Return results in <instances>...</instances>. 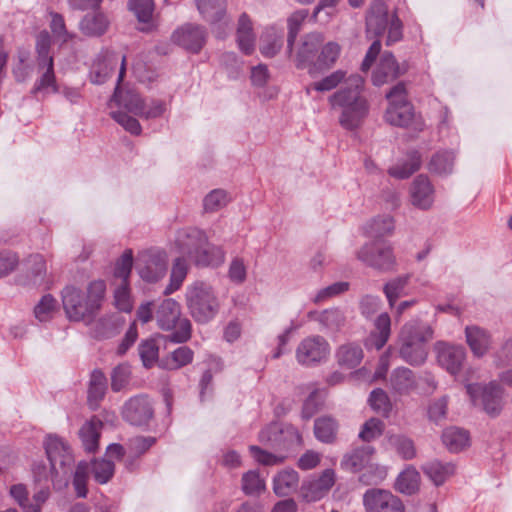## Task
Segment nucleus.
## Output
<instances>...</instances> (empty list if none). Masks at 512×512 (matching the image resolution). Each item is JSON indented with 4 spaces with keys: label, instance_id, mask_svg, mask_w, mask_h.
<instances>
[{
    "label": "nucleus",
    "instance_id": "obj_42",
    "mask_svg": "<svg viewBox=\"0 0 512 512\" xmlns=\"http://www.w3.org/2000/svg\"><path fill=\"white\" fill-rule=\"evenodd\" d=\"M108 26L109 21L101 12L87 14L80 22V29L87 36H101L107 31Z\"/></svg>",
    "mask_w": 512,
    "mask_h": 512
},
{
    "label": "nucleus",
    "instance_id": "obj_30",
    "mask_svg": "<svg viewBox=\"0 0 512 512\" xmlns=\"http://www.w3.org/2000/svg\"><path fill=\"white\" fill-rule=\"evenodd\" d=\"M38 72L41 73V75L34 83L31 91L32 94L36 95L47 89H51L54 93L59 92L54 73V60L38 63Z\"/></svg>",
    "mask_w": 512,
    "mask_h": 512
},
{
    "label": "nucleus",
    "instance_id": "obj_61",
    "mask_svg": "<svg viewBox=\"0 0 512 512\" xmlns=\"http://www.w3.org/2000/svg\"><path fill=\"white\" fill-rule=\"evenodd\" d=\"M369 403L374 411L388 417L391 411V403L384 390L380 388L373 390L369 397Z\"/></svg>",
    "mask_w": 512,
    "mask_h": 512
},
{
    "label": "nucleus",
    "instance_id": "obj_10",
    "mask_svg": "<svg viewBox=\"0 0 512 512\" xmlns=\"http://www.w3.org/2000/svg\"><path fill=\"white\" fill-rule=\"evenodd\" d=\"M62 303L67 317L72 321L90 320L96 314L86 295L74 286L63 289Z\"/></svg>",
    "mask_w": 512,
    "mask_h": 512
},
{
    "label": "nucleus",
    "instance_id": "obj_62",
    "mask_svg": "<svg viewBox=\"0 0 512 512\" xmlns=\"http://www.w3.org/2000/svg\"><path fill=\"white\" fill-rule=\"evenodd\" d=\"M230 198L225 190L215 189L211 191L203 200L205 211L214 212L226 206Z\"/></svg>",
    "mask_w": 512,
    "mask_h": 512
},
{
    "label": "nucleus",
    "instance_id": "obj_21",
    "mask_svg": "<svg viewBox=\"0 0 512 512\" xmlns=\"http://www.w3.org/2000/svg\"><path fill=\"white\" fill-rule=\"evenodd\" d=\"M408 332H399V354L400 357L412 366H420L427 359L426 345L411 342Z\"/></svg>",
    "mask_w": 512,
    "mask_h": 512
},
{
    "label": "nucleus",
    "instance_id": "obj_48",
    "mask_svg": "<svg viewBox=\"0 0 512 512\" xmlns=\"http://www.w3.org/2000/svg\"><path fill=\"white\" fill-rule=\"evenodd\" d=\"M25 266L29 273L30 280L34 285H41L44 283L46 275V261L42 255H30L25 261Z\"/></svg>",
    "mask_w": 512,
    "mask_h": 512
},
{
    "label": "nucleus",
    "instance_id": "obj_54",
    "mask_svg": "<svg viewBox=\"0 0 512 512\" xmlns=\"http://www.w3.org/2000/svg\"><path fill=\"white\" fill-rule=\"evenodd\" d=\"M266 488L264 480L257 471L251 470L242 476V490L248 496L260 495Z\"/></svg>",
    "mask_w": 512,
    "mask_h": 512
},
{
    "label": "nucleus",
    "instance_id": "obj_36",
    "mask_svg": "<svg viewBox=\"0 0 512 512\" xmlns=\"http://www.w3.org/2000/svg\"><path fill=\"white\" fill-rule=\"evenodd\" d=\"M425 475L436 485H442L455 472L454 464L442 463L438 460L430 461L422 466Z\"/></svg>",
    "mask_w": 512,
    "mask_h": 512
},
{
    "label": "nucleus",
    "instance_id": "obj_9",
    "mask_svg": "<svg viewBox=\"0 0 512 512\" xmlns=\"http://www.w3.org/2000/svg\"><path fill=\"white\" fill-rule=\"evenodd\" d=\"M44 447L51 465V471L55 472L56 475L66 476L74 462L67 443L56 435H48Z\"/></svg>",
    "mask_w": 512,
    "mask_h": 512
},
{
    "label": "nucleus",
    "instance_id": "obj_37",
    "mask_svg": "<svg viewBox=\"0 0 512 512\" xmlns=\"http://www.w3.org/2000/svg\"><path fill=\"white\" fill-rule=\"evenodd\" d=\"M408 332L410 334L411 342H417L426 345L427 342L433 339L434 330L428 324L420 319H412L406 322L400 332Z\"/></svg>",
    "mask_w": 512,
    "mask_h": 512
},
{
    "label": "nucleus",
    "instance_id": "obj_32",
    "mask_svg": "<svg viewBox=\"0 0 512 512\" xmlns=\"http://www.w3.org/2000/svg\"><path fill=\"white\" fill-rule=\"evenodd\" d=\"M107 390V379L100 370H94L90 377L87 401L92 410H96Z\"/></svg>",
    "mask_w": 512,
    "mask_h": 512
},
{
    "label": "nucleus",
    "instance_id": "obj_47",
    "mask_svg": "<svg viewBox=\"0 0 512 512\" xmlns=\"http://www.w3.org/2000/svg\"><path fill=\"white\" fill-rule=\"evenodd\" d=\"M454 161L455 155L452 151H438L429 162V170L438 175H448L453 171Z\"/></svg>",
    "mask_w": 512,
    "mask_h": 512
},
{
    "label": "nucleus",
    "instance_id": "obj_25",
    "mask_svg": "<svg viewBox=\"0 0 512 512\" xmlns=\"http://www.w3.org/2000/svg\"><path fill=\"white\" fill-rule=\"evenodd\" d=\"M402 73L403 71H401L394 55L386 52L381 56L380 62L373 73L372 80L374 85L380 86L394 80Z\"/></svg>",
    "mask_w": 512,
    "mask_h": 512
},
{
    "label": "nucleus",
    "instance_id": "obj_26",
    "mask_svg": "<svg viewBox=\"0 0 512 512\" xmlns=\"http://www.w3.org/2000/svg\"><path fill=\"white\" fill-rule=\"evenodd\" d=\"M236 41L239 49L246 55L253 53L255 49L256 36L253 30V23L246 13H242L239 16L237 29H236Z\"/></svg>",
    "mask_w": 512,
    "mask_h": 512
},
{
    "label": "nucleus",
    "instance_id": "obj_16",
    "mask_svg": "<svg viewBox=\"0 0 512 512\" xmlns=\"http://www.w3.org/2000/svg\"><path fill=\"white\" fill-rule=\"evenodd\" d=\"M437 361L451 375H457L462 369L466 358L465 348L460 345H451L446 342H437L435 344Z\"/></svg>",
    "mask_w": 512,
    "mask_h": 512
},
{
    "label": "nucleus",
    "instance_id": "obj_28",
    "mask_svg": "<svg viewBox=\"0 0 512 512\" xmlns=\"http://www.w3.org/2000/svg\"><path fill=\"white\" fill-rule=\"evenodd\" d=\"M465 335L467 344L476 357H482L488 352L491 345V336L486 330L478 326H467Z\"/></svg>",
    "mask_w": 512,
    "mask_h": 512
},
{
    "label": "nucleus",
    "instance_id": "obj_40",
    "mask_svg": "<svg viewBox=\"0 0 512 512\" xmlns=\"http://www.w3.org/2000/svg\"><path fill=\"white\" fill-rule=\"evenodd\" d=\"M390 386L398 394H408L416 387L413 372L405 367L395 369L390 377Z\"/></svg>",
    "mask_w": 512,
    "mask_h": 512
},
{
    "label": "nucleus",
    "instance_id": "obj_52",
    "mask_svg": "<svg viewBox=\"0 0 512 512\" xmlns=\"http://www.w3.org/2000/svg\"><path fill=\"white\" fill-rule=\"evenodd\" d=\"M138 352L145 368L153 367L159 360V346L154 339L142 341L139 344Z\"/></svg>",
    "mask_w": 512,
    "mask_h": 512
},
{
    "label": "nucleus",
    "instance_id": "obj_41",
    "mask_svg": "<svg viewBox=\"0 0 512 512\" xmlns=\"http://www.w3.org/2000/svg\"><path fill=\"white\" fill-rule=\"evenodd\" d=\"M337 421L330 416L319 417L314 422V435L317 440L323 443H333L338 432Z\"/></svg>",
    "mask_w": 512,
    "mask_h": 512
},
{
    "label": "nucleus",
    "instance_id": "obj_29",
    "mask_svg": "<svg viewBox=\"0 0 512 512\" xmlns=\"http://www.w3.org/2000/svg\"><path fill=\"white\" fill-rule=\"evenodd\" d=\"M102 426V421L95 416L83 424L79 436L85 451L94 453L98 449Z\"/></svg>",
    "mask_w": 512,
    "mask_h": 512
},
{
    "label": "nucleus",
    "instance_id": "obj_20",
    "mask_svg": "<svg viewBox=\"0 0 512 512\" xmlns=\"http://www.w3.org/2000/svg\"><path fill=\"white\" fill-rule=\"evenodd\" d=\"M323 41L324 37L321 33H309L303 37L296 56L298 68L308 69L310 73V68L315 65L317 53Z\"/></svg>",
    "mask_w": 512,
    "mask_h": 512
},
{
    "label": "nucleus",
    "instance_id": "obj_18",
    "mask_svg": "<svg viewBox=\"0 0 512 512\" xmlns=\"http://www.w3.org/2000/svg\"><path fill=\"white\" fill-rule=\"evenodd\" d=\"M125 72L126 57L122 56L118 75V84L115 88L112 100L115 101L120 107L125 108L128 112L140 117L145 102L142 100L140 95L136 93L134 90L123 91L119 86L120 82L123 80L125 76Z\"/></svg>",
    "mask_w": 512,
    "mask_h": 512
},
{
    "label": "nucleus",
    "instance_id": "obj_60",
    "mask_svg": "<svg viewBox=\"0 0 512 512\" xmlns=\"http://www.w3.org/2000/svg\"><path fill=\"white\" fill-rule=\"evenodd\" d=\"M131 379V367L127 363L117 365L111 373V388L119 392L126 388Z\"/></svg>",
    "mask_w": 512,
    "mask_h": 512
},
{
    "label": "nucleus",
    "instance_id": "obj_53",
    "mask_svg": "<svg viewBox=\"0 0 512 512\" xmlns=\"http://www.w3.org/2000/svg\"><path fill=\"white\" fill-rule=\"evenodd\" d=\"M57 300L50 294L44 295L34 308L36 319L40 322L51 320L57 312Z\"/></svg>",
    "mask_w": 512,
    "mask_h": 512
},
{
    "label": "nucleus",
    "instance_id": "obj_64",
    "mask_svg": "<svg viewBox=\"0 0 512 512\" xmlns=\"http://www.w3.org/2000/svg\"><path fill=\"white\" fill-rule=\"evenodd\" d=\"M384 429V423L378 418H370L367 420L359 433V438L363 441L370 442L381 436Z\"/></svg>",
    "mask_w": 512,
    "mask_h": 512
},
{
    "label": "nucleus",
    "instance_id": "obj_23",
    "mask_svg": "<svg viewBox=\"0 0 512 512\" xmlns=\"http://www.w3.org/2000/svg\"><path fill=\"white\" fill-rule=\"evenodd\" d=\"M119 60L121 61L122 58L120 59V57L114 52L106 51L99 55L92 66L90 73L91 82L95 84H103L109 77H111L119 63Z\"/></svg>",
    "mask_w": 512,
    "mask_h": 512
},
{
    "label": "nucleus",
    "instance_id": "obj_3",
    "mask_svg": "<svg viewBox=\"0 0 512 512\" xmlns=\"http://www.w3.org/2000/svg\"><path fill=\"white\" fill-rule=\"evenodd\" d=\"M387 31L385 44L391 46L403 37V24L396 13L389 14L382 0H374L366 14V32L368 36L380 37Z\"/></svg>",
    "mask_w": 512,
    "mask_h": 512
},
{
    "label": "nucleus",
    "instance_id": "obj_56",
    "mask_svg": "<svg viewBox=\"0 0 512 512\" xmlns=\"http://www.w3.org/2000/svg\"><path fill=\"white\" fill-rule=\"evenodd\" d=\"M340 0H320L315 7L311 20L327 24L336 14V6Z\"/></svg>",
    "mask_w": 512,
    "mask_h": 512
},
{
    "label": "nucleus",
    "instance_id": "obj_44",
    "mask_svg": "<svg viewBox=\"0 0 512 512\" xmlns=\"http://www.w3.org/2000/svg\"><path fill=\"white\" fill-rule=\"evenodd\" d=\"M394 219L390 215L377 216L365 225V233L373 238L391 235L394 231Z\"/></svg>",
    "mask_w": 512,
    "mask_h": 512
},
{
    "label": "nucleus",
    "instance_id": "obj_17",
    "mask_svg": "<svg viewBox=\"0 0 512 512\" xmlns=\"http://www.w3.org/2000/svg\"><path fill=\"white\" fill-rule=\"evenodd\" d=\"M137 269L144 281L157 282L166 274V256L162 252L144 254L137 260Z\"/></svg>",
    "mask_w": 512,
    "mask_h": 512
},
{
    "label": "nucleus",
    "instance_id": "obj_63",
    "mask_svg": "<svg viewBox=\"0 0 512 512\" xmlns=\"http://www.w3.org/2000/svg\"><path fill=\"white\" fill-rule=\"evenodd\" d=\"M390 442L403 459L411 460L416 456V449L411 439L403 435H394L390 438Z\"/></svg>",
    "mask_w": 512,
    "mask_h": 512
},
{
    "label": "nucleus",
    "instance_id": "obj_5",
    "mask_svg": "<svg viewBox=\"0 0 512 512\" xmlns=\"http://www.w3.org/2000/svg\"><path fill=\"white\" fill-rule=\"evenodd\" d=\"M389 106L385 112V120L391 125L406 127L414 117L413 106L406 98L403 83L395 85L386 95Z\"/></svg>",
    "mask_w": 512,
    "mask_h": 512
},
{
    "label": "nucleus",
    "instance_id": "obj_2",
    "mask_svg": "<svg viewBox=\"0 0 512 512\" xmlns=\"http://www.w3.org/2000/svg\"><path fill=\"white\" fill-rule=\"evenodd\" d=\"M185 302L191 317L200 324L212 321L220 310V301L213 287L202 281L187 286Z\"/></svg>",
    "mask_w": 512,
    "mask_h": 512
},
{
    "label": "nucleus",
    "instance_id": "obj_55",
    "mask_svg": "<svg viewBox=\"0 0 512 512\" xmlns=\"http://www.w3.org/2000/svg\"><path fill=\"white\" fill-rule=\"evenodd\" d=\"M308 16L309 12L307 9H300L292 13L288 18L287 46L289 49H292L296 37L302 29L303 23L308 18Z\"/></svg>",
    "mask_w": 512,
    "mask_h": 512
},
{
    "label": "nucleus",
    "instance_id": "obj_35",
    "mask_svg": "<svg viewBox=\"0 0 512 512\" xmlns=\"http://www.w3.org/2000/svg\"><path fill=\"white\" fill-rule=\"evenodd\" d=\"M225 254L223 250L218 247L211 245L206 239V244L200 248V251L194 256L192 261L197 266L207 267H217L224 262Z\"/></svg>",
    "mask_w": 512,
    "mask_h": 512
},
{
    "label": "nucleus",
    "instance_id": "obj_33",
    "mask_svg": "<svg viewBox=\"0 0 512 512\" xmlns=\"http://www.w3.org/2000/svg\"><path fill=\"white\" fill-rule=\"evenodd\" d=\"M298 483V473L293 469H285L274 476L273 491L277 496H288L297 489Z\"/></svg>",
    "mask_w": 512,
    "mask_h": 512
},
{
    "label": "nucleus",
    "instance_id": "obj_19",
    "mask_svg": "<svg viewBox=\"0 0 512 512\" xmlns=\"http://www.w3.org/2000/svg\"><path fill=\"white\" fill-rule=\"evenodd\" d=\"M206 235L197 228H186L178 231L175 244L182 258H194L200 248L206 244Z\"/></svg>",
    "mask_w": 512,
    "mask_h": 512
},
{
    "label": "nucleus",
    "instance_id": "obj_58",
    "mask_svg": "<svg viewBox=\"0 0 512 512\" xmlns=\"http://www.w3.org/2000/svg\"><path fill=\"white\" fill-rule=\"evenodd\" d=\"M90 475V466L87 462L81 461L76 467L73 478V486L79 498L87 496V481Z\"/></svg>",
    "mask_w": 512,
    "mask_h": 512
},
{
    "label": "nucleus",
    "instance_id": "obj_6",
    "mask_svg": "<svg viewBox=\"0 0 512 512\" xmlns=\"http://www.w3.org/2000/svg\"><path fill=\"white\" fill-rule=\"evenodd\" d=\"M259 440L279 450H290L302 445V436L291 424L273 423L261 430Z\"/></svg>",
    "mask_w": 512,
    "mask_h": 512
},
{
    "label": "nucleus",
    "instance_id": "obj_43",
    "mask_svg": "<svg viewBox=\"0 0 512 512\" xmlns=\"http://www.w3.org/2000/svg\"><path fill=\"white\" fill-rule=\"evenodd\" d=\"M442 441L449 451L459 452L469 445V434L464 429L449 427L443 431Z\"/></svg>",
    "mask_w": 512,
    "mask_h": 512
},
{
    "label": "nucleus",
    "instance_id": "obj_49",
    "mask_svg": "<svg viewBox=\"0 0 512 512\" xmlns=\"http://www.w3.org/2000/svg\"><path fill=\"white\" fill-rule=\"evenodd\" d=\"M88 464L90 466V473L98 484H106L114 475L115 466L111 460L95 459Z\"/></svg>",
    "mask_w": 512,
    "mask_h": 512
},
{
    "label": "nucleus",
    "instance_id": "obj_14",
    "mask_svg": "<svg viewBox=\"0 0 512 512\" xmlns=\"http://www.w3.org/2000/svg\"><path fill=\"white\" fill-rule=\"evenodd\" d=\"M122 415L132 425H146L154 415L152 402L147 395L134 396L125 402Z\"/></svg>",
    "mask_w": 512,
    "mask_h": 512
},
{
    "label": "nucleus",
    "instance_id": "obj_15",
    "mask_svg": "<svg viewBox=\"0 0 512 512\" xmlns=\"http://www.w3.org/2000/svg\"><path fill=\"white\" fill-rule=\"evenodd\" d=\"M335 482V473L332 469H326L319 476L305 479L301 485V497L307 502H315L322 499Z\"/></svg>",
    "mask_w": 512,
    "mask_h": 512
},
{
    "label": "nucleus",
    "instance_id": "obj_7",
    "mask_svg": "<svg viewBox=\"0 0 512 512\" xmlns=\"http://www.w3.org/2000/svg\"><path fill=\"white\" fill-rule=\"evenodd\" d=\"M197 8L207 21L215 36L224 39L228 33L230 19L226 13V0H196Z\"/></svg>",
    "mask_w": 512,
    "mask_h": 512
},
{
    "label": "nucleus",
    "instance_id": "obj_22",
    "mask_svg": "<svg viewBox=\"0 0 512 512\" xmlns=\"http://www.w3.org/2000/svg\"><path fill=\"white\" fill-rule=\"evenodd\" d=\"M412 204L422 210L429 209L434 202V189L427 176H417L410 189Z\"/></svg>",
    "mask_w": 512,
    "mask_h": 512
},
{
    "label": "nucleus",
    "instance_id": "obj_57",
    "mask_svg": "<svg viewBox=\"0 0 512 512\" xmlns=\"http://www.w3.org/2000/svg\"><path fill=\"white\" fill-rule=\"evenodd\" d=\"M318 321L330 331H338L345 323V316L338 308L327 309L318 316Z\"/></svg>",
    "mask_w": 512,
    "mask_h": 512
},
{
    "label": "nucleus",
    "instance_id": "obj_50",
    "mask_svg": "<svg viewBox=\"0 0 512 512\" xmlns=\"http://www.w3.org/2000/svg\"><path fill=\"white\" fill-rule=\"evenodd\" d=\"M188 272V266L186 260L182 257H178L172 267L170 275V283L165 288L164 294L169 295L178 290L183 281L185 280Z\"/></svg>",
    "mask_w": 512,
    "mask_h": 512
},
{
    "label": "nucleus",
    "instance_id": "obj_38",
    "mask_svg": "<svg viewBox=\"0 0 512 512\" xmlns=\"http://www.w3.org/2000/svg\"><path fill=\"white\" fill-rule=\"evenodd\" d=\"M339 54L340 46L335 42H328L317 56L315 65L311 66L310 75L315 76L323 70L329 69L336 62Z\"/></svg>",
    "mask_w": 512,
    "mask_h": 512
},
{
    "label": "nucleus",
    "instance_id": "obj_45",
    "mask_svg": "<svg viewBox=\"0 0 512 512\" xmlns=\"http://www.w3.org/2000/svg\"><path fill=\"white\" fill-rule=\"evenodd\" d=\"M420 484V474L412 466H408L397 477L395 488L400 493L411 495L416 492Z\"/></svg>",
    "mask_w": 512,
    "mask_h": 512
},
{
    "label": "nucleus",
    "instance_id": "obj_1",
    "mask_svg": "<svg viewBox=\"0 0 512 512\" xmlns=\"http://www.w3.org/2000/svg\"><path fill=\"white\" fill-rule=\"evenodd\" d=\"M362 89L363 79L359 75H351L344 86L329 98L332 108L341 111L339 123L346 130L358 128L368 114L369 105L362 96Z\"/></svg>",
    "mask_w": 512,
    "mask_h": 512
},
{
    "label": "nucleus",
    "instance_id": "obj_34",
    "mask_svg": "<svg viewBox=\"0 0 512 512\" xmlns=\"http://www.w3.org/2000/svg\"><path fill=\"white\" fill-rule=\"evenodd\" d=\"M421 166V155L413 150L407 154L406 159L399 161L390 167L388 173L397 179H406L416 172Z\"/></svg>",
    "mask_w": 512,
    "mask_h": 512
},
{
    "label": "nucleus",
    "instance_id": "obj_24",
    "mask_svg": "<svg viewBox=\"0 0 512 512\" xmlns=\"http://www.w3.org/2000/svg\"><path fill=\"white\" fill-rule=\"evenodd\" d=\"M373 453L374 449L368 445L354 448L343 456L341 468L354 473L367 468L371 465Z\"/></svg>",
    "mask_w": 512,
    "mask_h": 512
},
{
    "label": "nucleus",
    "instance_id": "obj_8",
    "mask_svg": "<svg viewBox=\"0 0 512 512\" xmlns=\"http://www.w3.org/2000/svg\"><path fill=\"white\" fill-rule=\"evenodd\" d=\"M467 394L470 396L473 405L481 404L486 413L498 415L502 409L503 389L496 383L488 385L467 384Z\"/></svg>",
    "mask_w": 512,
    "mask_h": 512
},
{
    "label": "nucleus",
    "instance_id": "obj_12",
    "mask_svg": "<svg viewBox=\"0 0 512 512\" xmlns=\"http://www.w3.org/2000/svg\"><path fill=\"white\" fill-rule=\"evenodd\" d=\"M329 351V344L323 337L310 336L303 339L298 345L296 358L300 364L310 366L324 360Z\"/></svg>",
    "mask_w": 512,
    "mask_h": 512
},
{
    "label": "nucleus",
    "instance_id": "obj_13",
    "mask_svg": "<svg viewBox=\"0 0 512 512\" xmlns=\"http://www.w3.org/2000/svg\"><path fill=\"white\" fill-rule=\"evenodd\" d=\"M208 37L204 26L198 24H185L172 35V40L185 50L197 54L206 44Z\"/></svg>",
    "mask_w": 512,
    "mask_h": 512
},
{
    "label": "nucleus",
    "instance_id": "obj_46",
    "mask_svg": "<svg viewBox=\"0 0 512 512\" xmlns=\"http://www.w3.org/2000/svg\"><path fill=\"white\" fill-rule=\"evenodd\" d=\"M282 45V36L273 27L267 28L261 36L260 51L265 57H274L280 51Z\"/></svg>",
    "mask_w": 512,
    "mask_h": 512
},
{
    "label": "nucleus",
    "instance_id": "obj_27",
    "mask_svg": "<svg viewBox=\"0 0 512 512\" xmlns=\"http://www.w3.org/2000/svg\"><path fill=\"white\" fill-rule=\"evenodd\" d=\"M181 315L180 305L174 299H164L157 307L155 318L159 328L171 330Z\"/></svg>",
    "mask_w": 512,
    "mask_h": 512
},
{
    "label": "nucleus",
    "instance_id": "obj_39",
    "mask_svg": "<svg viewBox=\"0 0 512 512\" xmlns=\"http://www.w3.org/2000/svg\"><path fill=\"white\" fill-rule=\"evenodd\" d=\"M193 351L187 346L178 347L171 352L168 356L164 357L159 362V367L166 370H178L193 360Z\"/></svg>",
    "mask_w": 512,
    "mask_h": 512
},
{
    "label": "nucleus",
    "instance_id": "obj_59",
    "mask_svg": "<svg viewBox=\"0 0 512 512\" xmlns=\"http://www.w3.org/2000/svg\"><path fill=\"white\" fill-rule=\"evenodd\" d=\"M129 8L133 11L139 22L144 24L151 23L154 12L153 0H130Z\"/></svg>",
    "mask_w": 512,
    "mask_h": 512
},
{
    "label": "nucleus",
    "instance_id": "obj_11",
    "mask_svg": "<svg viewBox=\"0 0 512 512\" xmlns=\"http://www.w3.org/2000/svg\"><path fill=\"white\" fill-rule=\"evenodd\" d=\"M365 512H405L402 500L389 490L371 488L363 495Z\"/></svg>",
    "mask_w": 512,
    "mask_h": 512
},
{
    "label": "nucleus",
    "instance_id": "obj_51",
    "mask_svg": "<svg viewBox=\"0 0 512 512\" xmlns=\"http://www.w3.org/2000/svg\"><path fill=\"white\" fill-rule=\"evenodd\" d=\"M408 281H409V276L404 275V276L397 277L385 284L383 291L388 300V304H389L390 308H393L396 301L401 296L404 295V290L408 284Z\"/></svg>",
    "mask_w": 512,
    "mask_h": 512
},
{
    "label": "nucleus",
    "instance_id": "obj_4",
    "mask_svg": "<svg viewBox=\"0 0 512 512\" xmlns=\"http://www.w3.org/2000/svg\"><path fill=\"white\" fill-rule=\"evenodd\" d=\"M359 261L373 269L388 272L394 270L396 258L392 246L385 241L365 243L356 253Z\"/></svg>",
    "mask_w": 512,
    "mask_h": 512
},
{
    "label": "nucleus",
    "instance_id": "obj_31",
    "mask_svg": "<svg viewBox=\"0 0 512 512\" xmlns=\"http://www.w3.org/2000/svg\"><path fill=\"white\" fill-rule=\"evenodd\" d=\"M364 357L362 347L353 342L339 346L336 351V359L341 367L352 369L357 367Z\"/></svg>",
    "mask_w": 512,
    "mask_h": 512
}]
</instances>
